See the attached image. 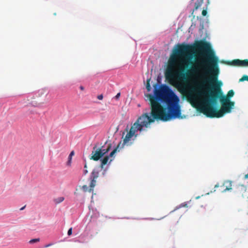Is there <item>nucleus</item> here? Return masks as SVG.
<instances>
[{"label": "nucleus", "mask_w": 248, "mask_h": 248, "mask_svg": "<svg viewBox=\"0 0 248 248\" xmlns=\"http://www.w3.org/2000/svg\"><path fill=\"white\" fill-rule=\"evenodd\" d=\"M40 241V238H35V239H32L30 240L29 243L30 244H33L34 243L39 242Z\"/></svg>", "instance_id": "nucleus-18"}, {"label": "nucleus", "mask_w": 248, "mask_h": 248, "mask_svg": "<svg viewBox=\"0 0 248 248\" xmlns=\"http://www.w3.org/2000/svg\"><path fill=\"white\" fill-rule=\"evenodd\" d=\"M93 188L94 187H91V183H90L89 186H88L87 185L83 186L81 187V189L84 192H87V191L90 192L93 190Z\"/></svg>", "instance_id": "nucleus-12"}, {"label": "nucleus", "mask_w": 248, "mask_h": 248, "mask_svg": "<svg viewBox=\"0 0 248 248\" xmlns=\"http://www.w3.org/2000/svg\"><path fill=\"white\" fill-rule=\"evenodd\" d=\"M195 91V89L193 87L191 88L190 91L188 92L187 94V98L189 100L196 101V97L193 94Z\"/></svg>", "instance_id": "nucleus-8"}, {"label": "nucleus", "mask_w": 248, "mask_h": 248, "mask_svg": "<svg viewBox=\"0 0 248 248\" xmlns=\"http://www.w3.org/2000/svg\"><path fill=\"white\" fill-rule=\"evenodd\" d=\"M84 167L85 169H84V170L83 171V173L85 175V174H86L88 173V170H87V164H85Z\"/></svg>", "instance_id": "nucleus-19"}, {"label": "nucleus", "mask_w": 248, "mask_h": 248, "mask_svg": "<svg viewBox=\"0 0 248 248\" xmlns=\"http://www.w3.org/2000/svg\"><path fill=\"white\" fill-rule=\"evenodd\" d=\"M97 98L99 100H102L103 98V95L102 94H100V95L97 96Z\"/></svg>", "instance_id": "nucleus-23"}, {"label": "nucleus", "mask_w": 248, "mask_h": 248, "mask_svg": "<svg viewBox=\"0 0 248 248\" xmlns=\"http://www.w3.org/2000/svg\"><path fill=\"white\" fill-rule=\"evenodd\" d=\"M52 245H53V244H52V243H50V244H49L46 245L45 246V248H47V247H50V246H52Z\"/></svg>", "instance_id": "nucleus-25"}, {"label": "nucleus", "mask_w": 248, "mask_h": 248, "mask_svg": "<svg viewBox=\"0 0 248 248\" xmlns=\"http://www.w3.org/2000/svg\"><path fill=\"white\" fill-rule=\"evenodd\" d=\"M198 94L202 95L205 98L202 105L198 108V110L207 117L210 118H220L222 117L225 113H230L231 111L232 108L223 103L221 104V108L220 109H217L214 107L213 105L215 104H213L209 102L210 97L208 96V93L206 92H199Z\"/></svg>", "instance_id": "nucleus-3"}, {"label": "nucleus", "mask_w": 248, "mask_h": 248, "mask_svg": "<svg viewBox=\"0 0 248 248\" xmlns=\"http://www.w3.org/2000/svg\"><path fill=\"white\" fill-rule=\"evenodd\" d=\"M74 155V152L73 151H72L70 153V155H69L68 161H67V165L70 166L71 165L72 157Z\"/></svg>", "instance_id": "nucleus-14"}, {"label": "nucleus", "mask_w": 248, "mask_h": 248, "mask_svg": "<svg viewBox=\"0 0 248 248\" xmlns=\"http://www.w3.org/2000/svg\"><path fill=\"white\" fill-rule=\"evenodd\" d=\"M240 188H241V190H244L245 192H246V187L243 185H242L240 186ZM243 196L247 197L248 198V193L247 192H246V193L244 195L242 194Z\"/></svg>", "instance_id": "nucleus-15"}, {"label": "nucleus", "mask_w": 248, "mask_h": 248, "mask_svg": "<svg viewBox=\"0 0 248 248\" xmlns=\"http://www.w3.org/2000/svg\"><path fill=\"white\" fill-rule=\"evenodd\" d=\"M244 178H245V179H248V173L245 175Z\"/></svg>", "instance_id": "nucleus-27"}, {"label": "nucleus", "mask_w": 248, "mask_h": 248, "mask_svg": "<svg viewBox=\"0 0 248 248\" xmlns=\"http://www.w3.org/2000/svg\"><path fill=\"white\" fill-rule=\"evenodd\" d=\"M200 196H197V197H196L195 198V199H196V200H198V199H199L200 198Z\"/></svg>", "instance_id": "nucleus-29"}, {"label": "nucleus", "mask_w": 248, "mask_h": 248, "mask_svg": "<svg viewBox=\"0 0 248 248\" xmlns=\"http://www.w3.org/2000/svg\"><path fill=\"white\" fill-rule=\"evenodd\" d=\"M120 95H121V93H118L114 97V98L116 99V100H118L119 99L120 96Z\"/></svg>", "instance_id": "nucleus-22"}, {"label": "nucleus", "mask_w": 248, "mask_h": 248, "mask_svg": "<svg viewBox=\"0 0 248 248\" xmlns=\"http://www.w3.org/2000/svg\"><path fill=\"white\" fill-rule=\"evenodd\" d=\"M151 106V116L148 113H143L138 118L123 138L121 148L124 145L130 146L138 136L136 133L141 131L143 127L147 128L155 120L167 121L172 119L181 117V112L179 105V98L167 85H162L158 89L155 87L154 95L148 94Z\"/></svg>", "instance_id": "nucleus-2"}, {"label": "nucleus", "mask_w": 248, "mask_h": 248, "mask_svg": "<svg viewBox=\"0 0 248 248\" xmlns=\"http://www.w3.org/2000/svg\"><path fill=\"white\" fill-rule=\"evenodd\" d=\"M79 88L82 91L84 90V88L82 86H80Z\"/></svg>", "instance_id": "nucleus-26"}, {"label": "nucleus", "mask_w": 248, "mask_h": 248, "mask_svg": "<svg viewBox=\"0 0 248 248\" xmlns=\"http://www.w3.org/2000/svg\"><path fill=\"white\" fill-rule=\"evenodd\" d=\"M47 94V90L46 89H41L38 90L37 92V96L39 97H41L43 96L44 95H46Z\"/></svg>", "instance_id": "nucleus-10"}, {"label": "nucleus", "mask_w": 248, "mask_h": 248, "mask_svg": "<svg viewBox=\"0 0 248 248\" xmlns=\"http://www.w3.org/2000/svg\"><path fill=\"white\" fill-rule=\"evenodd\" d=\"M121 143L120 142L117 146V147L115 148L109 154V155L108 156L109 157H112L113 155L117 152V150L119 147L121 148Z\"/></svg>", "instance_id": "nucleus-13"}, {"label": "nucleus", "mask_w": 248, "mask_h": 248, "mask_svg": "<svg viewBox=\"0 0 248 248\" xmlns=\"http://www.w3.org/2000/svg\"><path fill=\"white\" fill-rule=\"evenodd\" d=\"M247 80L248 81V76L244 75L240 79L239 82H243L244 81Z\"/></svg>", "instance_id": "nucleus-17"}, {"label": "nucleus", "mask_w": 248, "mask_h": 248, "mask_svg": "<svg viewBox=\"0 0 248 248\" xmlns=\"http://www.w3.org/2000/svg\"><path fill=\"white\" fill-rule=\"evenodd\" d=\"M202 14L203 16H206L207 14L206 9L203 10Z\"/></svg>", "instance_id": "nucleus-20"}, {"label": "nucleus", "mask_w": 248, "mask_h": 248, "mask_svg": "<svg viewBox=\"0 0 248 248\" xmlns=\"http://www.w3.org/2000/svg\"><path fill=\"white\" fill-rule=\"evenodd\" d=\"M109 160V156H105L102 160H101V163L100 166V167L101 169H102L104 167V166L106 165L107 163L108 162Z\"/></svg>", "instance_id": "nucleus-11"}, {"label": "nucleus", "mask_w": 248, "mask_h": 248, "mask_svg": "<svg viewBox=\"0 0 248 248\" xmlns=\"http://www.w3.org/2000/svg\"><path fill=\"white\" fill-rule=\"evenodd\" d=\"M219 187L221 188L220 191L221 192H226L227 191L230 190L232 189V181L226 180L221 185L217 184L215 186V188Z\"/></svg>", "instance_id": "nucleus-5"}, {"label": "nucleus", "mask_w": 248, "mask_h": 248, "mask_svg": "<svg viewBox=\"0 0 248 248\" xmlns=\"http://www.w3.org/2000/svg\"><path fill=\"white\" fill-rule=\"evenodd\" d=\"M64 200V197H61L58 198L57 202H63Z\"/></svg>", "instance_id": "nucleus-24"}, {"label": "nucleus", "mask_w": 248, "mask_h": 248, "mask_svg": "<svg viewBox=\"0 0 248 248\" xmlns=\"http://www.w3.org/2000/svg\"><path fill=\"white\" fill-rule=\"evenodd\" d=\"M150 79H147V84H146V86L147 90L148 92L150 91V90L151 89V87L150 84Z\"/></svg>", "instance_id": "nucleus-16"}, {"label": "nucleus", "mask_w": 248, "mask_h": 248, "mask_svg": "<svg viewBox=\"0 0 248 248\" xmlns=\"http://www.w3.org/2000/svg\"><path fill=\"white\" fill-rule=\"evenodd\" d=\"M192 3H193L194 10H197L199 7H200L203 3V0H192Z\"/></svg>", "instance_id": "nucleus-9"}, {"label": "nucleus", "mask_w": 248, "mask_h": 248, "mask_svg": "<svg viewBox=\"0 0 248 248\" xmlns=\"http://www.w3.org/2000/svg\"><path fill=\"white\" fill-rule=\"evenodd\" d=\"M228 64L242 67L248 66V60L245 59L244 60H240L239 59L233 60L232 61H228L226 62Z\"/></svg>", "instance_id": "nucleus-6"}, {"label": "nucleus", "mask_w": 248, "mask_h": 248, "mask_svg": "<svg viewBox=\"0 0 248 248\" xmlns=\"http://www.w3.org/2000/svg\"><path fill=\"white\" fill-rule=\"evenodd\" d=\"M110 149V146L109 145H108L107 148H105L104 146L101 148H97V145H94L93 147V150L92 151V156L90 159L94 161H98L107 153L109 151Z\"/></svg>", "instance_id": "nucleus-4"}, {"label": "nucleus", "mask_w": 248, "mask_h": 248, "mask_svg": "<svg viewBox=\"0 0 248 248\" xmlns=\"http://www.w3.org/2000/svg\"><path fill=\"white\" fill-rule=\"evenodd\" d=\"M99 170L97 169H94L91 175V186L94 187L96 185V179L99 177Z\"/></svg>", "instance_id": "nucleus-7"}, {"label": "nucleus", "mask_w": 248, "mask_h": 248, "mask_svg": "<svg viewBox=\"0 0 248 248\" xmlns=\"http://www.w3.org/2000/svg\"><path fill=\"white\" fill-rule=\"evenodd\" d=\"M26 207V205L24 206L23 207H21L20 209V210H23V209H25Z\"/></svg>", "instance_id": "nucleus-28"}, {"label": "nucleus", "mask_w": 248, "mask_h": 248, "mask_svg": "<svg viewBox=\"0 0 248 248\" xmlns=\"http://www.w3.org/2000/svg\"><path fill=\"white\" fill-rule=\"evenodd\" d=\"M218 62V58L209 43L206 41L200 40L193 46L178 44L168 61L165 76L170 84L181 88L184 87L182 82L186 81L191 73L202 69L210 77L198 85V89L207 90L209 102L213 104H216L217 100L219 99L221 104L232 108L234 102L231 101L230 98L233 96L234 92L231 90L226 96L223 95L220 88L222 82L217 80L219 74Z\"/></svg>", "instance_id": "nucleus-1"}, {"label": "nucleus", "mask_w": 248, "mask_h": 248, "mask_svg": "<svg viewBox=\"0 0 248 248\" xmlns=\"http://www.w3.org/2000/svg\"><path fill=\"white\" fill-rule=\"evenodd\" d=\"M72 233V228H70L68 231V232H67V234L68 235H71Z\"/></svg>", "instance_id": "nucleus-21"}]
</instances>
